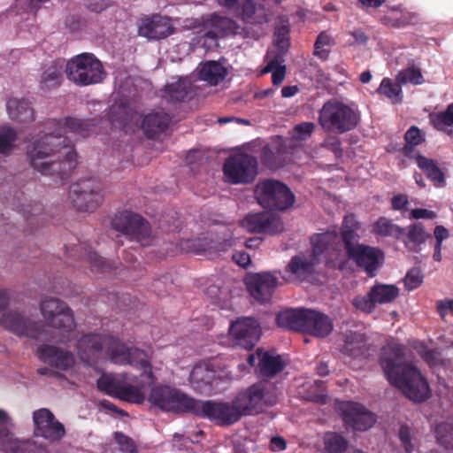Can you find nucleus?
Returning a JSON list of instances; mask_svg holds the SVG:
<instances>
[{
	"label": "nucleus",
	"mask_w": 453,
	"mask_h": 453,
	"mask_svg": "<svg viewBox=\"0 0 453 453\" xmlns=\"http://www.w3.org/2000/svg\"><path fill=\"white\" fill-rule=\"evenodd\" d=\"M96 119H81L68 117L63 121L52 120L55 130L36 140L27 150L31 165L42 175L53 178L56 184H64L77 165V154L70 139L64 134L72 133L88 137L97 124Z\"/></svg>",
	"instance_id": "f257e3e1"
},
{
	"label": "nucleus",
	"mask_w": 453,
	"mask_h": 453,
	"mask_svg": "<svg viewBox=\"0 0 453 453\" xmlns=\"http://www.w3.org/2000/svg\"><path fill=\"white\" fill-rule=\"evenodd\" d=\"M76 347L79 357L88 365H93L102 355H105L115 364H128L141 369L139 378L142 387L150 386L155 382L149 355L138 348H127L117 337L87 334L78 340Z\"/></svg>",
	"instance_id": "f03ea898"
},
{
	"label": "nucleus",
	"mask_w": 453,
	"mask_h": 453,
	"mask_svg": "<svg viewBox=\"0 0 453 453\" xmlns=\"http://www.w3.org/2000/svg\"><path fill=\"white\" fill-rule=\"evenodd\" d=\"M277 402L276 385L263 380L239 392L231 403L210 400V421L218 426H230L242 416L259 413Z\"/></svg>",
	"instance_id": "7ed1b4c3"
},
{
	"label": "nucleus",
	"mask_w": 453,
	"mask_h": 453,
	"mask_svg": "<svg viewBox=\"0 0 453 453\" xmlns=\"http://www.w3.org/2000/svg\"><path fill=\"white\" fill-rule=\"evenodd\" d=\"M380 365L388 382L399 388L410 400L425 402L430 397L426 378L414 365L404 362V347L392 343L381 349Z\"/></svg>",
	"instance_id": "20e7f679"
},
{
	"label": "nucleus",
	"mask_w": 453,
	"mask_h": 453,
	"mask_svg": "<svg viewBox=\"0 0 453 453\" xmlns=\"http://www.w3.org/2000/svg\"><path fill=\"white\" fill-rule=\"evenodd\" d=\"M148 400L162 411L191 412L199 418L210 420V400H196L169 386L152 388Z\"/></svg>",
	"instance_id": "39448f33"
},
{
	"label": "nucleus",
	"mask_w": 453,
	"mask_h": 453,
	"mask_svg": "<svg viewBox=\"0 0 453 453\" xmlns=\"http://www.w3.org/2000/svg\"><path fill=\"white\" fill-rule=\"evenodd\" d=\"M359 114L349 105L337 100L326 101L319 111V123L330 133L342 134L356 128Z\"/></svg>",
	"instance_id": "423d86ee"
},
{
	"label": "nucleus",
	"mask_w": 453,
	"mask_h": 453,
	"mask_svg": "<svg viewBox=\"0 0 453 453\" xmlns=\"http://www.w3.org/2000/svg\"><path fill=\"white\" fill-rule=\"evenodd\" d=\"M66 78L78 86L100 83L106 76L102 63L92 53H81L65 64Z\"/></svg>",
	"instance_id": "0eeeda50"
},
{
	"label": "nucleus",
	"mask_w": 453,
	"mask_h": 453,
	"mask_svg": "<svg viewBox=\"0 0 453 453\" xmlns=\"http://www.w3.org/2000/svg\"><path fill=\"white\" fill-rule=\"evenodd\" d=\"M255 192L258 203L269 210L284 211L292 206L295 202L294 194L289 188L272 179L260 181Z\"/></svg>",
	"instance_id": "6e6552de"
},
{
	"label": "nucleus",
	"mask_w": 453,
	"mask_h": 453,
	"mask_svg": "<svg viewBox=\"0 0 453 453\" xmlns=\"http://www.w3.org/2000/svg\"><path fill=\"white\" fill-rule=\"evenodd\" d=\"M111 226L127 235L131 241L147 245L150 242L151 229L149 222L141 215L130 211L117 213L111 219Z\"/></svg>",
	"instance_id": "1a4fd4ad"
},
{
	"label": "nucleus",
	"mask_w": 453,
	"mask_h": 453,
	"mask_svg": "<svg viewBox=\"0 0 453 453\" xmlns=\"http://www.w3.org/2000/svg\"><path fill=\"white\" fill-rule=\"evenodd\" d=\"M223 173L232 184L251 183L257 175V160L245 153L232 155L226 159Z\"/></svg>",
	"instance_id": "9d476101"
},
{
	"label": "nucleus",
	"mask_w": 453,
	"mask_h": 453,
	"mask_svg": "<svg viewBox=\"0 0 453 453\" xmlns=\"http://www.w3.org/2000/svg\"><path fill=\"white\" fill-rule=\"evenodd\" d=\"M70 198L78 211H94L103 200L99 182L89 178L73 184L70 188Z\"/></svg>",
	"instance_id": "9b49d317"
},
{
	"label": "nucleus",
	"mask_w": 453,
	"mask_h": 453,
	"mask_svg": "<svg viewBox=\"0 0 453 453\" xmlns=\"http://www.w3.org/2000/svg\"><path fill=\"white\" fill-rule=\"evenodd\" d=\"M40 309L49 326L68 334L73 331V313L65 302L54 297H46L41 302Z\"/></svg>",
	"instance_id": "f8f14e48"
},
{
	"label": "nucleus",
	"mask_w": 453,
	"mask_h": 453,
	"mask_svg": "<svg viewBox=\"0 0 453 453\" xmlns=\"http://www.w3.org/2000/svg\"><path fill=\"white\" fill-rule=\"evenodd\" d=\"M35 437L44 439L50 443L59 442L66 435V430L54 413L48 408L35 410L32 415Z\"/></svg>",
	"instance_id": "ddd939ff"
},
{
	"label": "nucleus",
	"mask_w": 453,
	"mask_h": 453,
	"mask_svg": "<svg viewBox=\"0 0 453 453\" xmlns=\"http://www.w3.org/2000/svg\"><path fill=\"white\" fill-rule=\"evenodd\" d=\"M399 294L400 289L395 285L376 283L370 288L366 295L355 296L351 303L357 310L371 314L378 304L390 303Z\"/></svg>",
	"instance_id": "4468645a"
},
{
	"label": "nucleus",
	"mask_w": 453,
	"mask_h": 453,
	"mask_svg": "<svg viewBox=\"0 0 453 453\" xmlns=\"http://www.w3.org/2000/svg\"><path fill=\"white\" fill-rule=\"evenodd\" d=\"M262 335V326L254 317H239L231 321L229 337L232 342L245 349H252Z\"/></svg>",
	"instance_id": "2eb2a0df"
},
{
	"label": "nucleus",
	"mask_w": 453,
	"mask_h": 453,
	"mask_svg": "<svg viewBox=\"0 0 453 453\" xmlns=\"http://www.w3.org/2000/svg\"><path fill=\"white\" fill-rule=\"evenodd\" d=\"M203 34L198 36L197 43L210 48L216 44L219 38L235 34L239 27L233 19L214 13L203 22Z\"/></svg>",
	"instance_id": "dca6fc26"
},
{
	"label": "nucleus",
	"mask_w": 453,
	"mask_h": 453,
	"mask_svg": "<svg viewBox=\"0 0 453 453\" xmlns=\"http://www.w3.org/2000/svg\"><path fill=\"white\" fill-rule=\"evenodd\" d=\"M245 284L250 296L264 303L272 299L278 286V278L268 272L252 273L246 277Z\"/></svg>",
	"instance_id": "f3484780"
},
{
	"label": "nucleus",
	"mask_w": 453,
	"mask_h": 453,
	"mask_svg": "<svg viewBox=\"0 0 453 453\" xmlns=\"http://www.w3.org/2000/svg\"><path fill=\"white\" fill-rule=\"evenodd\" d=\"M0 324L5 329L17 335H24L32 339H37L42 324L18 311H8L3 314Z\"/></svg>",
	"instance_id": "a211bd4d"
},
{
	"label": "nucleus",
	"mask_w": 453,
	"mask_h": 453,
	"mask_svg": "<svg viewBox=\"0 0 453 453\" xmlns=\"http://www.w3.org/2000/svg\"><path fill=\"white\" fill-rule=\"evenodd\" d=\"M350 251L351 253L347 256L349 259L355 262L368 276L374 277L383 264L384 253L378 248L365 244H357L356 249Z\"/></svg>",
	"instance_id": "6ab92c4d"
},
{
	"label": "nucleus",
	"mask_w": 453,
	"mask_h": 453,
	"mask_svg": "<svg viewBox=\"0 0 453 453\" xmlns=\"http://www.w3.org/2000/svg\"><path fill=\"white\" fill-rule=\"evenodd\" d=\"M216 2L248 23L263 24L267 22V12L262 6L257 5L254 0H216Z\"/></svg>",
	"instance_id": "aec40b11"
},
{
	"label": "nucleus",
	"mask_w": 453,
	"mask_h": 453,
	"mask_svg": "<svg viewBox=\"0 0 453 453\" xmlns=\"http://www.w3.org/2000/svg\"><path fill=\"white\" fill-rule=\"evenodd\" d=\"M173 33L174 28L171 24V20L158 14L142 18L138 26L139 35L150 40L164 39Z\"/></svg>",
	"instance_id": "412c9836"
},
{
	"label": "nucleus",
	"mask_w": 453,
	"mask_h": 453,
	"mask_svg": "<svg viewBox=\"0 0 453 453\" xmlns=\"http://www.w3.org/2000/svg\"><path fill=\"white\" fill-rule=\"evenodd\" d=\"M242 226L251 233L270 234L280 233L283 229L280 218L267 211L249 214L242 219Z\"/></svg>",
	"instance_id": "4be33fe9"
},
{
	"label": "nucleus",
	"mask_w": 453,
	"mask_h": 453,
	"mask_svg": "<svg viewBox=\"0 0 453 453\" xmlns=\"http://www.w3.org/2000/svg\"><path fill=\"white\" fill-rule=\"evenodd\" d=\"M342 416L343 421L349 426L358 431H365L376 422L375 415L357 403L349 402L345 403Z\"/></svg>",
	"instance_id": "5701e85b"
},
{
	"label": "nucleus",
	"mask_w": 453,
	"mask_h": 453,
	"mask_svg": "<svg viewBox=\"0 0 453 453\" xmlns=\"http://www.w3.org/2000/svg\"><path fill=\"white\" fill-rule=\"evenodd\" d=\"M303 324V332L318 338L328 336L334 329L328 315L311 309L305 310Z\"/></svg>",
	"instance_id": "b1692460"
},
{
	"label": "nucleus",
	"mask_w": 453,
	"mask_h": 453,
	"mask_svg": "<svg viewBox=\"0 0 453 453\" xmlns=\"http://www.w3.org/2000/svg\"><path fill=\"white\" fill-rule=\"evenodd\" d=\"M39 358L58 369L67 371L74 365L72 352L53 345H42L37 349Z\"/></svg>",
	"instance_id": "393cba45"
},
{
	"label": "nucleus",
	"mask_w": 453,
	"mask_h": 453,
	"mask_svg": "<svg viewBox=\"0 0 453 453\" xmlns=\"http://www.w3.org/2000/svg\"><path fill=\"white\" fill-rule=\"evenodd\" d=\"M65 250L69 257L78 255L82 260V263L89 265L91 272L94 273H104L113 268L109 262L98 256L96 252L92 250L91 248L85 243H80L79 245L72 247V249L66 246Z\"/></svg>",
	"instance_id": "a878e982"
},
{
	"label": "nucleus",
	"mask_w": 453,
	"mask_h": 453,
	"mask_svg": "<svg viewBox=\"0 0 453 453\" xmlns=\"http://www.w3.org/2000/svg\"><path fill=\"white\" fill-rule=\"evenodd\" d=\"M257 364L255 372L262 378H273L283 371L285 363L280 356H273L261 349H257Z\"/></svg>",
	"instance_id": "bb28decb"
},
{
	"label": "nucleus",
	"mask_w": 453,
	"mask_h": 453,
	"mask_svg": "<svg viewBox=\"0 0 453 453\" xmlns=\"http://www.w3.org/2000/svg\"><path fill=\"white\" fill-rule=\"evenodd\" d=\"M65 60L62 58L52 60L50 64L44 65L40 77V88L49 91L58 88L63 81V69Z\"/></svg>",
	"instance_id": "cd10ccee"
},
{
	"label": "nucleus",
	"mask_w": 453,
	"mask_h": 453,
	"mask_svg": "<svg viewBox=\"0 0 453 453\" xmlns=\"http://www.w3.org/2000/svg\"><path fill=\"white\" fill-rule=\"evenodd\" d=\"M171 119L165 111H152L144 116L142 128L148 138L154 139L168 128Z\"/></svg>",
	"instance_id": "c85d7f7f"
},
{
	"label": "nucleus",
	"mask_w": 453,
	"mask_h": 453,
	"mask_svg": "<svg viewBox=\"0 0 453 453\" xmlns=\"http://www.w3.org/2000/svg\"><path fill=\"white\" fill-rule=\"evenodd\" d=\"M342 353L353 360L363 361L366 359L369 353L365 334L356 332L348 334L342 349Z\"/></svg>",
	"instance_id": "c756f323"
},
{
	"label": "nucleus",
	"mask_w": 453,
	"mask_h": 453,
	"mask_svg": "<svg viewBox=\"0 0 453 453\" xmlns=\"http://www.w3.org/2000/svg\"><path fill=\"white\" fill-rule=\"evenodd\" d=\"M227 73L226 67L214 60L202 62L197 67L199 80L207 82L211 86H217L221 83Z\"/></svg>",
	"instance_id": "7c9ffc66"
},
{
	"label": "nucleus",
	"mask_w": 453,
	"mask_h": 453,
	"mask_svg": "<svg viewBox=\"0 0 453 453\" xmlns=\"http://www.w3.org/2000/svg\"><path fill=\"white\" fill-rule=\"evenodd\" d=\"M193 87L190 80L180 78L176 82L165 85L164 99L171 104L185 102L193 95Z\"/></svg>",
	"instance_id": "2f4dec72"
},
{
	"label": "nucleus",
	"mask_w": 453,
	"mask_h": 453,
	"mask_svg": "<svg viewBox=\"0 0 453 453\" xmlns=\"http://www.w3.org/2000/svg\"><path fill=\"white\" fill-rule=\"evenodd\" d=\"M306 308L287 309L280 311L276 316V323L279 327L303 332Z\"/></svg>",
	"instance_id": "473e14b6"
},
{
	"label": "nucleus",
	"mask_w": 453,
	"mask_h": 453,
	"mask_svg": "<svg viewBox=\"0 0 453 453\" xmlns=\"http://www.w3.org/2000/svg\"><path fill=\"white\" fill-rule=\"evenodd\" d=\"M9 117L19 122H31L35 119V111L26 99L11 98L6 104Z\"/></svg>",
	"instance_id": "72a5a7b5"
},
{
	"label": "nucleus",
	"mask_w": 453,
	"mask_h": 453,
	"mask_svg": "<svg viewBox=\"0 0 453 453\" xmlns=\"http://www.w3.org/2000/svg\"><path fill=\"white\" fill-rule=\"evenodd\" d=\"M4 453H50L48 447L33 439L20 440L15 437Z\"/></svg>",
	"instance_id": "f704fd0d"
},
{
	"label": "nucleus",
	"mask_w": 453,
	"mask_h": 453,
	"mask_svg": "<svg viewBox=\"0 0 453 453\" xmlns=\"http://www.w3.org/2000/svg\"><path fill=\"white\" fill-rule=\"evenodd\" d=\"M418 166L426 173V177L434 182L436 186H442L445 182V177L442 171L436 165L435 161L427 158L422 155L416 157Z\"/></svg>",
	"instance_id": "c9c22d12"
},
{
	"label": "nucleus",
	"mask_w": 453,
	"mask_h": 453,
	"mask_svg": "<svg viewBox=\"0 0 453 453\" xmlns=\"http://www.w3.org/2000/svg\"><path fill=\"white\" fill-rule=\"evenodd\" d=\"M372 232L377 235L401 238L405 234V229L393 223L386 217H380L372 225Z\"/></svg>",
	"instance_id": "e433bc0d"
},
{
	"label": "nucleus",
	"mask_w": 453,
	"mask_h": 453,
	"mask_svg": "<svg viewBox=\"0 0 453 453\" xmlns=\"http://www.w3.org/2000/svg\"><path fill=\"white\" fill-rule=\"evenodd\" d=\"M260 161L265 167L270 170L281 168L285 165L281 149L278 145L273 147L267 144L264 146L260 154Z\"/></svg>",
	"instance_id": "4c0bfd02"
},
{
	"label": "nucleus",
	"mask_w": 453,
	"mask_h": 453,
	"mask_svg": "<svg viewBox=\"0 0 453 453\" xmlns=\"http://www.w3.org/2000/svg\"><path fill=\"white\" fill-rule=\"evenodd\" d=\"M123 380L117 378L115 375L104 373L98 378L96 386L100 391L117 398Z\"/></svg>",
	"instance_id": "58836bf2"
},
{
	"label": "nucleus",
	"mask_w": 453,
	"mask_h": 453,
	"mask_svg": "<svg viewBox=\"0 0 453 453\" xmlns=\"http://www.w3.org/2000/svg\"><path fill=\"white\" fill-rule=\"evenodd\" d=\"M429 121L438 131H445L447 127H453V103L443 111L430 113Z\"/></svg>",
	"instance_id": "ea45409f"
},
{
	"label": "nucleus",
	"mask_w": 453,
	"mask_h": 453,
	"mask_svg": "<svg viewBox=\"0 0 453 453\" xmlns=\"http://www.w3.org/2000/svg\"><path fill=\"white\" fill-rule=\"evenodd\" d=\"M138 384V386L127 385L123 381L117 398L132 403H142L144 401V393L142 389L145 387L141 385V378Z\"/></svg>",
	"instance_id": "a19ab883"
},
{
	"label": "nucleus",
	"mask_w": 453,
	"mask_h": 453,
	"mask_svg": "<svg viewBox=\"0 0 453 453\" xmlns=\"http://www.w3.org/2000/svg\"><path fill=\"white\" fill-rule=\"evenodd\" d=\"M11 417L5 411L0 409V449L2 451H4L15 438L14 434L11 432Z\"/></svg>",
	"instance_id": "79ce46f5"
},
{
	"label": "nucleus",
	"mask_w": 453,
	"mask_h": 453,
	"mask_svg": "<svg viewBox=\"0 0 453 453\" xmlns=\"http://www.w3.org/2000/svg\"><path fill=\"white\" fill-rule=\"evenodd\" d=\"M377 93L384 95L390 99L393 103H400L402 101V88L401 84L397 81L394 82L389 78H384L379 88Z\"/></svg>",
	"instance_id": "37998d69"
},
{
	"label": "nucleus",
	"mask_w": 453,
	"mask_h": 453,
	"mask_svg": "<svg viewBox=\"0 0 453 453\" xmlns=\"http://www.w3.org/2000/svg\"><path fill=\"white\" fill-rule=\"evenodd\" d=\"M405 145L402 152L404 156L410 157V154L413 151L415 146L425 142V134L416 126H411L404 134Z\"/></svg>",
	"instance_id": "c03bdc74"
},
{
	"label": "nucleus",
	"mask_w": 453,
	"mask_h": 453,
	"mask_svg": "<svg viewBox=\"0 0 453 453\" xmlns=\"http://www.w3.org/2000/svg\"><path fill=\"white\" fill-rule=\"evenodd\" d=\"M325 449L328 453H345L348 448L347 440L334 432L327 433L324 438Z\"/></svg>",
	"instance_id": "a18cd8bd"
},
{
	"label": "nucleus",
	"mask_w": 453,
	"mask_h": 453,
	"mask_svg": "<svg viewBox=\"0 0 453 453\" xmlns=\"http://www.w3.org/2000/svg\"><path fill=\"white\" fill-rule=\"evenodd\" d=\"M339 237L334 232H326L318 234L311 239L313 253L320 255L327 250L331 245L338 241Z\"/></svg>",
	"instance_id": "49530a36"
},
{
	"label": "nucleus",
	"mask_w": 453,
	"mask_h": 453,
	"mask_svg": "<svg viewBox=\"0 0 453 453\" xmlns=\"http://www.w3.org/2000/svg\"><path fill=\"white\" fill-rule=\"evenodd\" d=\"M437 442L447 451H453V426L449 423H441L435 428Z\"/></svg>",
	"instance_id": "de8ad7c7"
},
{
	"label": "nucleus",
	"mask_w": 453,
	"mask_h": 453,
	"mask_svg": "<svg viewBox=\"0 0 453 453\" xmlns=\"http://www.w3.org/2000/svg\"><path fill=\"white\" fill-rule=\"evenodd\" d=\"M288 271L297 276H306L312 273L314 265L302 257H293L288 265Z\"/></svg>",
	"instance_id": "09e8293b"
},
{
	"label": "nucleus",
	"mask_w": 453,
	"mask_h": 453,
	"mask_svg": "<svg viewBox=\"0 0 453 453\" xmlns=\"http://www.w3.org/2000/svg\"><path fill=\"white\" fill-rule=\"evenodd\" d=\"M396 81L401 85L407 83L420 85L424 82V78L420 68L412 65L401 70L396 75Z\"/></svg>",
	"instance_id": "8fccbe9b"
},
{
	"label": "nucleus",
	"mask_w": 453,
	"mask_h": 453,
	"mask_svg": "<svg viewBox=\"0 0 453 453\" xmlns=\"http://www.w3.org/2000/svg\"><path fill=\"white\" fill-rule=\"evenodd\" d=\"M289 25L288 22L279 25L274 31V43L281 54H285L290 45L289 42Z\"/></svg>",
	"instance_id": "3c124183"
},
{
	"label": "nucleus",
	"mask_w": 453,
	"mask_h": 453,
	"mask_svg": "<svg viewBox=\"0 0 453 453\" xmlns=\"http://www.w3.org/2000/svg\"><path fill=\"white\" fill-rule=\"evenodd\" d=\"M428 237H430V235L426 234L421 223H414L408 226L406 238L408 242L414 246L424 243Z\"/></svg>",
	"instance_id": "603ef678"
},
{
	"label": "nucleus",
	"mask_w": 453,
	"mask_h": 453,
	"mask_svg": "<svg viewBox=\"0 0 453 453\" xmlns=\"http://www.w3.org/2000/svg\"><path fill=\"white\" fill-rule=\"evenodd\" d=\"M108 120L115 127L126 126L128 121L127 109L122 105H112L107 113Z\"/></svg>",
	"instance_id": "864d4df0"
},
{
	"label": "nucleus",
	"mask_w": 453,
	"mask_h": 453,
	"mask_svg": "<svg viewBox=\"0 0 453 453\" xmlns=\"http://www.w3.org/2000/svg\"><path fill=\"white\" fill-rule=\"evenodd\" d=\"M264 73H272V82L279 86L284 81L286 75V66L280 65L278 59L271 60L264 69Z\"/></svg>",
	"instance_id": "5fc2aeb1"
},
{
	"label": "nucleus",
	"mask_w": 453,
	"mask_h": 453,
	"mask_svg": "<svg viewBox=\"0 0 453 453\" xmlns=\"http://www.w3.org/2000/svg\"><path fill=\"white\" fill-rule=\"evenodd\" d=\"M332 43V38L326 32H321L314 43L313 54L321 60H326L329 56L330 50L324 49V46H328Z\"/></svg>",
	"instance_id": "6e6d98bb"
},
{
	"label": "nucleus",
	"mask_w": 453,
	"mask_h": 453,
	"mask_svg": "<svg viewBox=\"0 0 453 453\" xmlns=\"http://www.w3.org/2000/svg\"><path fill=\"white\" fill-rule=\"evenodd\" d=\"M358 229L359 228H342L341 239L343 242V247L347 256L351 253L350 250H355L356 246L359 244L357 242L359 236L357 234Z\"/></svg>",
	"instance_id": "4d7b16f0"
},
{
	"label": "nucleus",
	"mask_w": 453,
	"mask_h": 453,
	"mask_svg": "<svg viewBox=\"0 0 453 453\" xmlns=\"http://www.w3.org/2000/svg\"><path fill=\"white\" fill-rule=\"evenodd\" d=\"M398 437L406 453H412L415 445L412 443V433L411 427L403 425L399 428Z\"/></svg>",
	"instance_id": "13d9d810"
},
{
	"label": "nucleus",
	"mask_w": 453,
	"mask_h": 453,
	"mask_svg": "<svg viewBox=\"0 0 453 453\" xmlns=\"http://www.w3.org/2000/svg\"><path fill=\"white\" fill-rule=\"evenodd\" d=\"M423 281V274L420 269L411 268L404 278V286L408 290L418 288Z\"/></svg>",
	"instance_id": "bf43d9fd"
},
{
	"label": "nucleus",
	"mask_w": 453,
	"mask_h": 453,
	"mask_svg": "<svg viewBox=\"0 0 453 453\" xmlns=\"http://www.w3.org/2000/svg\"><path fill=\"white\" fill-rule=\"evenodd\" d=\"M314 127L315 125L312 122H302L294 127L292 137L295 140L305 141L311 137Z\"/></svg>",
	"instance_id": "052dcab7"
},
{
	"label": "nucleus",
	"mask_w": 453,
	"mask_h": 453,
	"mask_svg": "<svg viewBox=\"0 0 453 453\" xmlns=\"http://www.w3.org/2000/svg\"><path fill=\"white\" fill-rule=\"evenodd\" d=\"M115 440L123 453H136V446L134 441L123 433L116 432Z\"/></svg>",
	"instance_id": "680f3d73"
},
{
	"label": "nucleus",
	"mask_w": 453,
	"mask_h": 453,
	"mask_svg": "<svg viewBox=\"0 0 453 453\" xmlns=\"http://www.w3.org/2000/svg\"><path fill=\"white\" fill-rule=\"evenodd\" d=\"M396 28H403L408 26L416 25L419 20V17L417 12H403L399 16H396Z\"/></svg>",
	"instance_id": "e2e57ef3"
},
{
	"label": "nucleus",
	"mask_w": 453,
	"mask_h": 453,
	"mask_svg": "<svg viewBox=\"0 0 453 453\" xmlns=\"http://www.w3.org/2000/svg\"><path fill=\"white\" fill-rule=\"evenodd\" d=\"M16 139V134L12 129H8L0 134V153L4 154L10 150L12 147V142Z\"/></svg>",
	"instance_id": "0e129e2a"
},
{
	"label": "nucleus",
	"mask_w": 453,
	"mask_h": 453,
	"mask_svg": "<svg viewBox=\"0 0 453 453\" xmlns=\"http://www.w3.org/2000/svg\"><path fill=\"white\" fill-rule=\"evenodd\" d=\"M322 147L332 151L337 157H340L342 156L343 150L342 148V142H341L340 138L337 136H331V137L326 138L323 142Z\"/></svg>",
	"instance_id": "69168bd1"
},
{
	"label": "nucleus",
	"mask_w": 453,
	"mask_h": 453,
	"mask_svg": "<svg viewBox=\"0 0 453 453\" xmlns=\"http://www.w3.org/2000/svg\"><path fill=\"white\" fill-rule=\"evenodd\" d=\"M436 309L441 318L444 319L449 313L453 314V299L445 298L437 301Z\"/></svg>",
	"instance_id": "338daca9"
},
{
	"label": "nucleus",
	"mask_w": 453,
	"mask_h": 453,
	"mask_svg": "<svg viewBox=\"0 0 453 453\" xmlns=\"http://www.w3.org/2000/svg\"><path fill=\"white\" fill-rule=\"evenodd\" d=\"M409 204L408 196L403 194H398L392 197L391 205L395 211H402L407 208Z\"/></svg>",
	"instance_id": "774afa93"
}]
</instances>
